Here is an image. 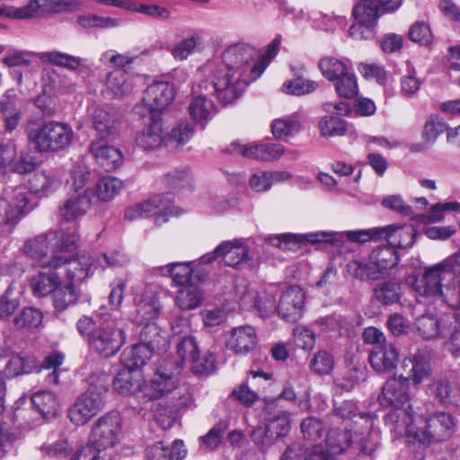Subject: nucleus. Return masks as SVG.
<instances>
[{"instance_id": "bf43d9fd", "label": "nucleus", "mask_w": 460, "mask_h": 460, "mask_svg": "<svg viewBox=\"0 0 460 460\" xmlns=\"http://www.w3.org/2000/svg\"><path fill=\"white\" fill-rule=\"evenodd\" d=\"M123 181L118 178L106 176L101 178L95 186V194L102 201H110L122 190Z\"/></svg>"}, {"instance_id": "603ef678", "label": "nucleus", "mask_w": 460, "mask_h": 460, "mask_svg": "<svg viewBox=\"0 0 460 460\" xmlns=\"http://www.w3.org/2000/svg\"><path fill=\"white\" fill-rule=\"evenodd\" d=\"M402 295V285L395 280L381 282L374 288L375 297L384 305H392L399 302Z\"/></svg>"}, {"instance_id": "c85d7f7f", "label": "nucleus", "mask_w": 460, "mask_h": 460, "mask_svg": "<svg viewBox=\"0 0 460 460\" xmlns=\"http://www.w3.org/2000/svg\"><path fill=\"white\" fill-rule=\"evenodd\" d=\"M113 385L115 390L120 394H134L142 400V390L145 386V382L139 370L125 366L117 374Z\"/></svg>"}, {"instance_id": "393cba45", "label": "nucleus", "mask_w": 460, "mask_h": 460, "mask_svg": "<svg viewBox=\"0 0 460 460\" xmlns=\"http://www.w3.org/2000/svg\"><path fill=\"white\" fill-rule=\"evenodd\" d=\"M417 333L424 340L444 338L452 329L448 317L439 318L433 314H424L415 321Z\"/></svg>"}, {"instance_id": "a18cd8bd", "label": "nucleus", "mask_w": 460, "mask_h": 460, "mask_svg": "<svg viewBox=\"0 0 460 460\" xmlns=\"http://www.w3.org/2000/svg\"><path fill=\"white\" fill-rule=\"evenodd\" d=\"M142 204L145 217H155L156 225L167 222L172 212L169 200L164 199L161 195H155Z\"/></svg>"}, {"instance_id": "f3484780", "label": "nucleus", "mask_w": 460, "mask_h": 460, "mask_svg": "<svg viewBox=\"0 0 460 460\" xmlns=\"http://www.w3.org/2000/svg\"><path fill=\"white\" fill-rule=\"evenodd\" d=\"M174 98V88L166 82H156L150 84L144 92L142 104L151 115L159 118V114L172 103Z\"/></svg>"}, {"instance_id": "4be33fe9", "label": "nucleus", "mask_w": 460, "mask_h": 460, "mask_svg": "<svg viewBox=\"0 0 460 460\" xmlns=\"http://www.w3.org/2000/svg\"><path fill=\"white\" fill-rule=\"evenodd\" d=\"M54 267L53 260H44L38 274L31 278V288L35 296H46L63 284L62 277Z\"/></svg>"}, {"instance_id": "79ce46f5", "label": "nucleus", "mask_w": 460, "mask_h": 460, "mask_svg": "<svg viewBox=\"0 0 460 460\" xmlns=\"http://www.w3.org/2000/svg\"><path fill=\"white\" fill-rule=\"evenodd\" d=\"M151 122L140 134L137 135L136 142L138 146L144 149H153L159 146L165 138L163 136V126L160 118L155 115L150 116Z\"/></svg>"}, {"instance_id": "e433bc0d", "label": "nucleus", "mask_w": 460, "mask_h": 460, "mask_svg": "<svg viewBox=\"0 0 460 460\" xmlns=\"http://www.w3.org/2000/svg\"><path fill=\"white\" fill-rule=\"evenodd\" d=\"M265 411L268 413L267 425L279 438L286 436L290 429V419L288 411L278 409V401H270L265 404Z\"/></svg>"}, {"instance_id": "aec40b11", "label": "nucleus", "mask_w": 460, "mask_h": 460, "mask_svg": "<svg viewBox=\"0 0 460 460\" xmlns=\"http://www.w3.org/2000/svg\"><path fill=\"white\" fill-rule=\"evenodd\" d=\"M91 122L99 140H113L117 137L120 123L118 112L112 107L95 108L91 113Z\"/></svg>"}, {"instance_id": "3c124183", "label": "nucleus", "mask_w": 460, "mask_h": 460, "mask_svg": "<svg viewBox=\"0 0 460 460\" xmlns=\"http://www.w3.org/2000/svg\"><path fill=\"white\" fill-rule=\"evenodd\" d=\"M43 319L40 310L33 306L24 307L13 319V326L19 331H32L40 326Z\"/></svg>"}, {"instance_id": "6e6d98bb", "label": "nucleus", "mask_w": 460, "mask_h": 460, "mask_svg": "<svg viewBox=\"0 0 460 460\" xmlns=\"http://www.w3.org/2000/svg\"><path fill=\"white\" fill-rule=\"evenodd\" d=\"M369 257L377 265H380L386 274H390V270L399 262V256L396 251L387 244L380 245L374 249Z\"/></svg>"}, {"instance_id": "58836bf2", "label": "nucleus", "mask_w": 460, "mask_h": 460, "mask_svg": "<svg viewBox=\"0 0 460 460\" xmlns=\"http://www.w3.org/2000/svg\"><path fill=\"white\" fill-rule=\"evenodd\" d=\"M291 69L295 78L293 80L287 81L282 84L281 90L283 93L301 96L311 93L318 88V84L316 82L303 77V74L305 71L304 66L292 67Z\"/></svg>"}, {"instance_id": "6e6552de", "label": "nucleus", "mask_w": 460, "mask_h": 460, "mask_svg": "<svg viewBox=\"0 0 460 460\" xmlns=\"http://www.w3.org/2000/svg\"><path fill=\"white\" fill-rule=\"evenodd\" d=\"M35 57L43 63H50L71 71L78 70L82 72L87 68L85 65L86 59L57 50L40 53L16 50L4 57V62L11 67L29 66Z\"/></svg>"}, {"instance_id": "dca6fc26", "label": "nucleus", "mask_w": 460, "mask_h": 460, "mask_svg": "<svg viewBox=\"0 0 460 460\" xmlns=\"http://www.w3.org/2000/svg\"><path fill=\"white\" fill-rule=\"evenodd\" d=\"M55 269L62 277V281L67 280V283H80L89 274L93 264V258L88 254H81L76 257L67 259L61 255H54Z\"/></svg>"}, {"instance_id": "473e14b6", "label": "nucleus", "mask_w": 460, "mask_h": 460, "mask_svg": "<svg viewBox=\"0 0 460 460\" xmlns=\"http://www.w3.org/2000/svg\"><path fill=\"white\" fill-rule=\"evenodd\" d=\"M194 262H173L166 266L173 282L178 287L190 283H202L207 274L192 266Z\"/></svg>"}, {"instance_id": "8fccbe9b", "label": "nucleus", "mask_w": 460, "mask_h": 460, "mask_svg": "<svg viewBox=\"0 0 460 460\" xmlns=\"http://www.w3.org/2000/svg\"><path fill=\"white\" fill-rule=\"evenodd\" d=\"M435 396L445 405L460 406V385L441 379L435 383Z\"/></svg>"}, {"instance_id": "72a5a7b5", "label": "nucleus", "mask_w": 460, "mask_h": 460, "mask_svg": "<svg viewBox=\"0 0 460 460\" xmlns=\"http://www.w3.org/2000/svg\"><path fill=\"white\" fill-rule=\"evenodd\" d=\"M176 385V379L171 374L158 371L149 383H145L142 390V400L150 401L160 398L172 392Z\"/></svg>"}, {"instance_id": "9d476101", "label": "nucleus", "mask_w": 460, "mask_h": 460, "mask_svg": "<svg viewBox=\"0 0 460 460\" xmlns=\"http://www.w3.org/2000/svg\"><path fill=\"white\" fill-rule=\"evenodd\" d=\"M353 15L357 23L349 29L351 38L361 40L375 37L374 27L379 17V8L374 0H355Z\"/></svg>"}, {"instance_id": "f704fd0d", "label": "nucleus", "mask_w": 460, "mask_h": 460, "mask_svg": "<svg viewBox=\"0 0 460 460\" xmlns=\"http://www.w3.org/2000/svg\"><path fill=\"white\" fill-rule=\"evenodd\" d=\"M74 3L71 0H30L25 6L19 7L18 16L27 19L35 17L40 12H62L72 10Z\"/></svg>"}, {"instance_id": "7c9ffc66", "label": "nucleus", "mask_w": 460, "mask_h": 460, "mask_svg": "<svg viewBox=\"0 0 460 460\" xmlns=\"http://www.w3.org/2000/svg\"><path fill=\"white\" fill-rule=\"evenodd\" d=\"M57 238L54 233L49 232L30 239L24 244V252L32 259L39 260L40 265L44 260H54L57 251L54 248V240Z\"/></svg>"}, {"instance_id": "0e129e2a", "label": "nucleus", "mask_w": 460, "mask_h": 460, "mask_svg": "<svg viewBox=\"0 0 460 460\" xmlns=\"http://www.w3.org/2000/svg\"><path fill=\"white\" fill-rule=\"evenodd\" d=\"M201 43V37L194 34L176 43L171 50L172 57L177 60L186 59Z\"/></svg>"}, {"instance_id": "052dcab7", "label": "nucleus", "mask_w": 460, "mask_h": 460, "mask_svg": "<svg viewBox=\"0 0 460 460\" xmlns=\"http://www.w3.org/2000/svg\"><path fill=\"white\" fill-rule=\"evenodd\" d=\"M31 402L42 416H53L58 410L56 395L50 392L40 391L33 394Z\"/></svg>"}, {"instance_id": "6ab92c4d", "label": "nucleus", "mask_w": 460, "mask_h": 460, "mask_svg": "<svg viewBox=\"0 0 460 460\" xmlns=\"http://www.w3.org/2000/svg\"><path fill=\"white\" fill-rule=\"evenodd\" d=\"M228 152L234 155H241L244 157L271 162L279 159L285 153L282 145L277 143H257L241 145L237 142L232 143L227 148Z\"/></svg>"}, {"instance_id": "a878e982", "label": "nucleus", "mask_w": 460, "mask_h": 460, "mask_svg": "<svg viewBox=\"0 0 460 460\" xmlns=\"http://www.w3.org/2000/svg\"><path fill=\"white\" fill-rule=\"evenodd\" d=\"M351 429L345 427L331 426L327 432L325 440V449L321 445V454L328 456L330 460H334V456L343 453L352 441Z\"/></svg>"}, {"instance_id": "338daca9", "label": "nucleus", "mask_w": 460, "mask_h": 460, "mask_svg": "<svg viewBox=\"0 0 460 460\" xmlns=\"http://www.w3.org/2000/svg\"><path fill=\"white\" fill-rule=\"evenodd\" d=\"M335 90L337 93L346 99H352L357 96L358 93L357 78L355 74L350 71L345 74L335 83Z\"/></svg>"}, {"instance_id": "49530a36", "label": "nucleus", "mask_w": 460, "mask_h": 460, "mask_svg": "<svg viewBox=\"0 0 460 460\" xmlns=\"http://www.w3.org/2000/svg\"><path fill=\"white\" fill-rule=\"evenodd\" d=\"M280 460H330V458L321 454V445H315L309 450L301 443L296 442L286 448Z\"/></svg>"}, {"instance_id": "4c0bfd02", "label": "nucleus", "mask_w": 460, "mask_h": 460, "mask_svg": "<svg viewBox=\"0 0 460 460\" xmlns=\"http://www.w3.org/2000/svg\"><path fill=\"white\" fill-rule=\"evenodd\" d=\"M148 460H181L186 455V449L181 440H175L172 447L157 442L146 447Z\"/></svg>"}, {"instance_id": "39448f33", "label": "nucleus", "mask_w": 460, "mask_h": 460, "mask_svg": "<svg viewBox=\"0 0 460 460\" xmlns=\"http://www.w3.org/2000/svg\"><path fill=\"white\" fill-rule=\"evenodd\" d=\"M72 127L55 120L44 122L28 133L29 142L40 153H57L66 150L73 142Z\"/></svg>"}, {"instance_id": "5701e85b", "label": "nucleus", "mask_w": 460, "mask_h": 460, "mask_svg": "<svg viewBox=\"0 0 460 460\" xmlns=\"http://www.w3.org/2000/svg\"><path fill=\"white\" fill-rule=\"evenodd\" d=\"M93 190L75 189L68 193L64 203L59 207L60 217L66 222H74L84 216L92 206Z\"/></svg>"}, {"instance_id": "f8f14e48", "label": "nucleus", "mask_w": 460, "mask_h": 460, "mask_svg": "<svg viewBox=\"0 0 460 460\" xmlns=\"http://www.w3.org/2000/svg\"><path fill=\"white\" fill-rule=\"evenodd\" d=\"M217 258H222L226 265L233 268L251 265L248 247L238 240L223 242L212 252L203 255L199 261L208 264Z\"/></svg>"}, {"instance_id": "cd10ccee", "label": "nucleus", "mask_w": 460, "mask_h": 460, "mask_svg": "<svg viewBox=\"0 0 460 460\" xmlns=\"http://www.w3.org/2000/svg\"><path fill=\"white\" fill-rule=\"evenodd\" d=\"M399 353L394 345L375 346L369 354V363L379 374H390L397 367Z\"/></svg>"}, {"instance_id": "9b49d317", "label": "nucleus", "mask_w": 460, "mask_h": 460, "mask_svg": "<svg viewBox=\"0 0 460 460\" xmlns=\"http://www.w3.org/2000/svg\"><path fill=\"white\" fill-rule=\"evenodd\" d=\"M177 352L181 364H189L196 375L209 374L215 367V357L208 351L200 355L196 339L192 336L184 337L178 344Z\"/></svg>"}, {"instance_id": "69168bd1", "label": "nucleus", "mask_w": 460, "mask_h": 460, "mask_svg": "<svg viewBox=\"0 0 460 460\" xmlns=\"http://www.w3.org/2000/svg\"><path fill=\"white\" fill-rule=\"evenodd\" d=\"M310 367L318 375H329L334 367V358L328 351L320 350L311 359Z\"/></svg>"}, {"instance_id": "13d9d810", "label": "nucleus", "mask_w": 460, "mask_h": 460, "mask_svg": "<svg viewBox=\"0 0 460 460\" xmlns=\"http://www.w3.org/2000/svg\"><path fill=\"white\" fill-rule=\"evenodd\" d=\"M318 66L323 75L329 81L337 82L345 74L350 72L342 61L332 57L322 58L318 63Z\"/></svg>"}, {"instance_id": "20e7f679", "label": "nucleus", "mask_w": 460, "mask_h": 460, "mask_svg": "<svg viewBox=\"0 0 460 460\" xmlns=\"http://www.w3.org/2000/svg\"><path fill=\"white\" fill-rule=\"evenodd\" d=\"M109 376L105 372L93 373L88 377V388L69 408L68 417L74 424H86L103 408L106 402Z\"/></svg>"}, {"instance_id": "423d86ee", "label": "nucleus", "mask_w": 460, "mask_h": 460, "mask_svg": "<svg viewBox=\"0 0 460 460\" xmlns=\"http://www.w3.org/2000/svg\"><path fill=\"white\" fill-rule=\"evenodd\" d=\"M417 232L413 226L389 225L383 227H374L366 230L347 232L351 242L366 243L370 240L379 241L385 239L388 246L395 248H409L416 238Z\"/></svg>"}, {"instance_id": "774afa93", "label": "nucleus", "mask_w": 460, "mask_h": 460, "mask_svg": "<svg viewBox=\"0 0 460 460\" xmlns=\"http://www.w3.org/2000/svg\"><path fill=\"white\" fill-rule=\"evenodd\" d=\"M71 460H109V457L103 447H98L90 440L76 451Z\"/></svg>"}, {"instance_id": "e2e57ef3", "label": "nucleus", "mask_w": 460, "mask_h": 460, "mask_svg": "<svg viewBox=\"0 0 460 460\" xmlns=\"http://www.w3.org/2000/svg\"><path fill=\"white\" fill-rule=\"evenodd\" d=\"M346 128V121L338 116H325L319 122L321 134L324 137L343 135Z\"/></svg>"}, {"instance_id": "412c9836", "label": "nucleus", "mask_w": 460, "mask_h": 460, "mask_svg": "<svg viewBox=\"0 0 460 460\" xmlns=\"http://www.w3.org/2000/svg\"><path fill=\"white\" fill-rule=\"evenodd\" d=\"M305 296L297 286L288 288L281 295L277 311L286 322L296 323L303 314Z\"/></svg>"}, {"instance_id": "4d7b16f0", "label": "nucleus", "mask_w": 460, "mask_h": 460, "mask_svg": "<svg viewBox=\"0 0 460 460\" xmlns=\"http://www.w3.org/2000/svg\"><path fill=\"white\" fill-rule=\"evenodd\" d=\"M77 299L78 294L73 283L63 281V284L53 291V305L59 311L66 310L68 306L75 304Z\"/></svg>"}, {"instance_id": "c03bdc74", "label": "nucleus", "mask_w": 460, "mask_h": 460, "mask_svg": "<svg viewBox=\"0 0 460 460\" xmlns=\"http://www.w3.org/2000/svg\"><path fill=\"white\" fill-rule=\"evenodd\" d=\"M155 351L154 349L139 341L130 349L122 353L121 360L124 366L138 370L151 359Z\"/></svg>"}, {"instance_id": "f257e3e1", "label": "nucleus", "mask_w": 460, "mask_h": 460, "mask_svg": "<svg viewBox=\"0 0 460 460\" xmlns=\"http://www.w3.org/2000/svg\"><path fill=\"white\" fill-rule=\"evenodd\" d=\"M258 51L248 44H236L226 49L222 56L224 68L218 69L210 82L205 81L200 88L210 86L218 100L227 104L237 99L251 81L256 80L264 71L263 59Z\"/></svg>"}, {"instance_id": "37998d69", "label": "nucleus", "mask_w": 460, "mask_h": 460, "mask_svg": "<svg viewBox=\"0 0 460 460\" xmlns=\"http://www.w3.org/2000/svg\"><path fill=\"white\" fill-rule=\"evenodd\" d=\"M198 284L190 283L179 287L175 296V303L181 310H193L201 305L204 294L198 287Z\"/></svg>"}, {"instance_id": "864d4df0", "label": "nucleus", "mask_w": 460, "mask_h": 460, "mask_svg": "<svg viewBox=\"0 0 460 460\" xmlns=\"http://www.w3.org/2000/svg\"><path fill=\"white\" fill-rule=\"evenodd\" d=\"M57 238L54 240V248L57 254L61 252H72L78 247L79 234L75 226L60 228L58 232H53Z\"/></svg>"}, {"instance_id": "0eeeda50", "label": "nucleus", "mask_w": 460, "mask_h": 460, "mask_svg": "<svg viewBox=\"0 0 460 460\" xmlns=\"http://www.w3.org/2000/svg\"><path fill=\"white\" fill-rule=\"evenodd\" d=\"M126 341L125 326L110 317L100 323L90 337L89 347L103 358L115 356Z\"/></svg>"}, {"instance_id": "de8ad7c7", "label": "nucleus", "mask_w": 460, "mask_h": 460, "mask_svg": "<svg viewBox=\"0 0 460 460\" xmlns=\"http://www.w3.org/2000/svg\"><path fill=\"white\" fill-rule=\"evenodd\" d=\"M189 112L192 119L204 126L215 113V105L205 94L200 93L192 98L189 105Z\"/></svg>"}, {"instance_id": "c9c22d12", "label": "nucleus", "mask_w": 460, "mask_h": 460, "mask_svg": "<svg viewBox=\"0 0 460 460\" xmlns=\"http://www.w3.org/2000/svg\"><path fill=\"white\" fill-rule=\"evenodd\" d=\"M134 89L133 78L125 70L111 72L106 80V93L114 98L122 99Z\"/></svg>"}, {"instance_id": "1a4fd4ad", "label": "nucleus", "mask_w": 460, "mask_h": 460, "mask_svg": "<svg viewBox=\"0 0 460 460\" xmlns=\"http://www.w3.org/2000/svg\"><path fill=\"white\" fill-rule=\"evenodd\" d=\"M415 417L424 420V426L416 429L412 424L413 431L403 434L412 435L414 438L423 444L446 440L454 432L456 426L455 419L448 412L436 411L428 417H424L422 413L419 414L417 412V414H414Z\"/></svg>"}, {"instance_id": "a211bd4d", "label": "nucleus", "mask_w": 460, "mask_h": 460, "mask_svg": "<svg viewBox=\"0 0 460 460\" xmlns=\"http://www.w3.org/2000/svg\"><path fill=\"white\" fill-rule=\"evenodd\" d=\"M401 367L405 375L403 378L411 381L413 385H419L431 376L430 353L427 349H418L411 357L405 358Z\"/></svg>"}, {"instance_id": "7ed1b4c3", "label": "nucleus", "mask_w": 460, "mask_h": 460, "mask_svg": "<svg viewBox=\"0 0 460 460\" xmlns=\"http://www.w3.org/2000/svg\"><path fill=\"white\" fill-rule=\"evenodd\" d=\"M438 263L427 268L421 276L415 278L411 284L413 290L420 296L440 302L456 311V318H460V280L450 278Z\"/></svg>"}, {"instance_id": "c756f323", "label": "nucleus", "mask_w": 460, "mask_h": 460, "mask_svg": "<svg viewBox=\"0 0 460 460\" xmlns=\"http://www.w3.org/2000/svg\"><path fill=\"white\" fill-rule=\"evenodd\" d=\"M348 274L360 281H377L389 276L368 256L349 261L346 265Z\"/></svg>"}, {"instance_id": "ea45409f", "label": "nucleus", "mask_w": 460, "mask_h": 460, "mask_svg": "<svg viewBox=\"0 0 460 460\" xmlns=\"http://www.w3.org/2000/svg\"><path fill=\"white\" fill-rule=\"evenodd\" d=\"M271 132L275 138L287 140L301 130V116L297 112L275 119L271 122Z\"/></svg>"}, {"instance_id": "2eb2a0df", "label": "nucleus", "mask_w": 460, "mask_h": 460, "mask_svg": "<svg viewBox=\"0 0 460 460\" xmlns=\"http://www.w3.org/2000/svg\"><path fill=\"white\" fill-rule=\"evenodd\" d=\"M358 421L364 430L371 429L373 420L370 414L359 411L357 404L348 400L339 405L335 403L332 412L327 416V422L331 426L345 427L348 424V429H351L352 423L357 425Z\"/></svg>"}, {"instance_id": "ddd939ff", "label": "nucleus", "mask_w": 460, "mask_h": 460, "mask_svg": "<svg viewBox=\"0 0 460 460\" xmlns=\"http://www.w3.org/2000/svg\"><path fill=\"white\" fill-rule=\"evenodd\" d=\"M29 191L25 186H17L7 193L0 196V225L15 224L29 212Z\"/></svg>"}, {"instance_id": "a19ab883", "label": "nucleus", "mask_w": 460, "mask_h": 460, "mask_svg": "<svg viewBox=\"0 0 460 460\" xmlns=\"http://www.w3.org/2000/svg\"><path fill=\"white\" fill-rule=\"evenodd\" d=\"M29 184V198L31 191L40 197H46L55 192L60 187L61 181L52 173L40 172L30 179ZM28 208L30 211L31 207L29 205Z\"/></svg>"}, {"instance_id": "f03ea898", "label": "nucleus", "mask_w": 460, "mask_h": 460, "mask_svg": "<svg viewBox=\"0 0 460 460\" xmlns=\"http://www.w3.org/2000/svg\"><path fill=\"white\" fill-rule=\"evenodd\" d=\"M411 398L409 382L403 378V374L388 379L383 385L378 402L384 407L394 408L385 417V422L396 436L413 431L412 423L417 411H413L411 404L404 407Z\"/></svg>"}, {"instance_id": "680f3d73", "label": "nucleus", "mask_w": 460, "mask_h": 460, "mask_svg": "<svg viewBox=\"0 0 460 460\" xmlns=\"http://www.w3.org/2000/svg\"><path fill=\"white\" fill-rule=\"evenodd\" d=\"M36 368H38V363L33 357L13 355L6 364V370L13 376L31 373Z\"/></svg>"}, {"instance_id": "09e8293b", "label": "nucleus", "mask_w": 460, "mask_h": 460, "mask_svg": "<svg viewBox=\"0 0 460 460\" xmlns=\"http://www.w3.org/2000/svg\"><path fill=\"white\" fill-rule=\"evenodd\" d=\"M0 113L4 132L12 133L21 122L22 114L21 109L10 100L8 95H4L0 99Z\"/></svg>"}, {"instance_id": "b1692460", "label": "nucleus", "mask_w": 460, "mask_h": 460, "mask_svg": "<svg viewBox=\"0 0 460 460\" xmlns=\"http://www.w3.org/2000/svg\"><path fill=\"white\" fill-rule=\"evenodd\" d=\"M137 307L136 321L144 323H150L161 313V305L155 290L149 286L143 287L140 292L135 291L134 296Z\"/></svg>"}, {"instance_id": "4468645a", "label": "nucleus", "mask_w": 460, "mask_h": 460, "mask_svg": "<svg viewBox=\"0 0 460 460\" xmlns=\"http://www.w3.org/2000/svg\"><path fill=\"white\" fill-rule=\"evenodd\" d=\"M121 430V418L117 411H110L97 420L92 428L90 440L107 452L117 442Z\"/></svg>"}, {"instance_id": "bb28decb", "label": "nucleus", "mask_w": 460, "mask_h": 460, "mask_svg": "<svg viewBox=\"0 0 460 460\" xmlns=\"http://www.w3.org/2000/svg\"><path fill=\"white\" fill-rule=\"evenodd\" d=\"M105 141H92L88 151L106 171H113L122 164L123 155L119 148L107 145Z\"/></svg>"}, {"instance_id": "5fc2aeb1", "label": "nucleus", "mask_w": 460, "mask_h": 460, "mask_svg": "<svg viewBox=\"0 0 460 460\" xmlns=\"http://www.w3.org/2000/svg\"><path fill=\"white\" fill-rule=\"evenodd\" d=\"M139 341L158 351L166 345V340L158 325L150 322L145 324L139 333Z\"/></svg>"}, {"instance_id": "2f4dec72", "label": "nucleus", "mask_w": 460, "mask_h": 460, "mask_svg": "<svg viewBox=\"0 0 460 460\" xmlns=\"http://www.w3.org/2000/svg\"><path fill=\"white\" fill-rule=\"evenodd\" d=\"M256 344V332L254 328L250 325L232 329L230 336L226 342V348L235 354H246L252 351Z\"/></svg>"}]
</instances>
